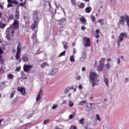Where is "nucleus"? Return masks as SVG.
<instances>
[{
	"label": "nucleus",
	"mask_w": 129,
	"mask_h": 129,
	"mask_svg": "<svg viewBox=\"0 0 129 129\" xmlns=\"http://www.w3.org/2000/svg\"><path fill=\"white\" fill-rule=\"evenodd\" d=\"M91 20L92 21V22H94V21H95V17L93 15L91 16Z\"/></svg>",
	"instance_id": "obj_41"
},
{
	"label": "nucleus",
	"mask_w": 129,
	"mask_h": 129,
	"mask_svg": "<svg viewBox=\"0 0 129 129\" xmlns=\"http://www.w3.org/2000/svg\"><path fill=\"white\" fill-rule=\"evenodd\" d=\"M80 21L83 24V25H86V19H85V17H81L80 18Z\"/></svg>",
	"instance_id": "obj_12"
},
{
	"label": "nucleus",
	"mask_w": 129,
	"mask_h": 129,
	"mask_svg": "<svg viewBox=\"0 0 129 129\" xmlns=\"http://www.w3.org/2000/svg\"><path fill=\"white\" fill-rule=\"evenodd\" d=\"M79 89L80 90H82V85H79L78 87Z\"/></svg>",
	"instance_id": "obj_60"
},
{
	"label": "nucleus",
	"mask_w": 129,
	"mask_h": 129,
	"mask_svg": "<svg viewBox=\"0 0 129 129\" xmlns=\"http://www.w3.org/2000/svg\"><path fill=\"white\" fill-rule=\"evenodd\" d=\"M58 107V105L54 104L52 107V109H56Z\"/></svg>",
	"instance_id": "obj_40"
},
{
	"label": "nucleus",
	"mask_w": 129,
	"mask_h": 129,
	"mask_svg": "<svg viewBox=\"0 0 129 129\" xmlns=\"http://www.w3.org/2000/svg\"><path fill=\"white\" fill-rule=\"evenodd\" d=\"M27 3V0H24V3L20 4V6L21 7H25V5H26Z\"/></svg>",
	"instance_id": "obj_35"
},
{
	"label": "nucleus",
	"mask_w": 129,
	"mask_h": 129,
	"mask_svg": "<svg viewBox=\"0 0 129 129\" xmlns=\"http://www.w3.org/2000/svg\"><path fill=\"white\" fill-rule=\"evenodd\" d=\"M85 58H86V53L83 52L81 54V56L80 58V61H84L85 60Z\"/></svg>",
	"instance_id": "obj_11"
},
{
	"label": "nucleus",
	"mask_w": 129,
	"mask_h": 129,
	"mask_svg": "<svg viewBox=\"0 0 129 129\" xmlns=\"http://www.w3.org/2000/svg\"><path fill=\"white\" fill-rule=\"evenodd\" d=\"M103 67H104V63H99V65L97 67V71H103Z\"/></svg>",
	"instance_id": "obj_10"
},
{
	"label": "nucleus",
	"mask_w": 129,
	"mask_h": 129,
	"mask_svg": "<svg viewBox=\"0 0 129 129\" xmlns=\"http://www.w3.org/2000/svg\"><path fill=\"white\" fill-rule=\"evenodd\" d=\"M22 60L24 61V62H27L28 61V57L27 56H24L22 57Z\"/></svg>",
	"instance_id": "obj_33"
},
{
	"label": "nucleus",
	"mask_w": 129,
	"mask_h": 129,
	"mask_svg": "<svg viewBox=\"0 0 129 129\" xmlns=\"http://www.w3.org/2000/svg\"><path fill=\"white\" fill-rule=\"evenodd\" d=\"M49 121H50V120L49 119H46V120H44L43 122V124H47V123H48V122H49Z\"/></svg>",
	"instance_id": "obj_42"
},
{
	"label": "nucleus",
	"mask_w": 129,
	"mask_h": 129,
	"mask_svg": "<svg viewBox=\"0 0 129 129\" xmlns=\"http://www.w3.org/2000/svg\"><path fill=\"white\" fill-rule=\"evenodd\" d=\"M69 105L70 107H72L73 106V105H74V103L73 102V101H72V100H70L69 101Z\"/></svg>",
	"instance_id": "obj_29"
},
{
	"label": "nucleus",
	"mask_w": 129,
	"mask_h": 129,
	"mask_svg": "<svg viewBox=\"0 0 129 129\" xmlns=\"http://www.w3.org/2000/svg\"><path fill=\"white\" fill-rule=\"evenodd\" d=\"M33 20L34 22H37V21H38V16H33Z\"/></svg>",
	"instance_id": "obj_38"
},
{
	"label": "nucleus",
	"mask_w": 129,
	"mask_h": 129,
	"mask_svg": "<svg viewBox=\"0 0 129 129\" xmlns=\"http://www.w3.org/2000/svg\"><path fill=\"white\" fill-rule=\"evenodd\" d=\"M124 21H126L127 26H128L129 28V17L127 15H126L125 16H122L120 17L118 22V25H121V26H123L125 23Z\"/></svg>",
	"instance_id": "obj_3"
},
{
	"label": "nucleus",
	"mask_w": 129,
	"mask_h": 129,
	"mask_svg": "<svg viewBox=\"0 0 129 129\" xmlns=\"http://www.w3.org/2000/svg\"><path fill=\"white\" fill-rule=\"evenodd\" d=\"M84 42H85V47L90 46V39L88 37H85L83 38Z\"/></svg>",
	"instance_id": "obj_5"
},
{
	"label": "nucleus",
	"mask_w": 129,
	"mask_h": 129,
	"mask_svg": "<svg viewBox=\"0 0 129 129\" xmlns=\"http://www.w3.org/2000/svg\"><path fill=\"white\" fill-rule=\"evenodd\" d=\"M55 73H57V70H50L49 72V75H53V74H55Z\"/></svg>",
	"instance_id": "obj_17"
},
{
	"label": "nucleus",
	"mask_w": 129,
	"mask_h": 129,
	"mask_svg": "<svg viewBox=\"0 0 129 129\" xmlns=\"http://www.w3.org/2000/svg\"><path fill=\"white\" fill-rule=\"evenodd\" d=\"M8 79H14V75L12 74H10L7 75Z\"/></svg>",
	"instance_id": "obj_27"
},
{
	"label": "nucleus",
	"mask_w": 129,
	"mask_h": 129,
	"mask_svg": "<svg viewBox=\"0 0 129 129\" xmlns=\"http://www.w3.org/2000/svg\"><path fill=\"white\" fill-rule=\"evenodd\" d=\"M117 64H118V65H119V64H120V60L119 59V58H117Z\"/></svg>",
	"instance_id": "obj_48"
},
{
	"label": "nucleus",
	"mask_w": 129,
	"mask_h": 129,
	"mask_svg": "<svg viewBox=\"0 0 129 129\" xmlns=\"http://www.w3.org/2000/svg\"><path fill=\"white\" fill-rule=\"evenodd\" d=\"M84 118H82L79 120V122H80L81 124H84Z\"/></svg>",
	"instance_id": "obj_34"
},
{
	"label": "nucleus",
	"mask_w": 129,
	"mask_h": 129,
	"mask_svg": "<svg viewBox=\"0 0 129 129\" xmlns=\"http://www.w3.org/2000/svg\"><path fill=\"white\" fill-rule=\"evenodd\" d=\"M104 82L106 86H107V87H108V86H109V83L108 82V79H107L106 78H104Z\"/></svg>",
	"instance_id": "obj_13"
},
{
	"label": "nucleus",
	"mask_w": 129,
	"mask_h": 129,
	"mask_svg": "<svg viewBox=\"0 0 129 129\" xmlns=\"http://www.w3.org/2000/svg\"><path fill=\"white\" fill-rule=\"evenodd\" d=\"M98 78V75L95 72H91L90 74V84L92 85V87H95L96 85H98V82H99V80H97Z\"/></svg>",
	"instance_id": "obj_2"
},
{
	"label": "nucleus",
	"mask_w": 129,
	"mask_h": 129,
	"mask_svg": "<svg viewBox=\"0 0 129 129\" xmlns=\"http://www.w3.org/2000/svg\"><path fill=\"white\" fill-rule=\"evenodd\" d=\"M30 68H33V66L28 64H25L23 66V69L26 72H29L31 70Z\"/></svg>",
	"instance_id": "obj_7"
},
{
	"label": "nucleus",
	"mask_w": 129,
	"mask_h": 129,
	"mask_svg": "<svg viewBox=\"0 0 129 129\" xmlns=\"http://www.w3.org/2000/svg\"><path fill=\"white\" fill-rule=\"evenodd\" d=\"M90 105H91V109H94V108H95V104H93V103H91L90 104Z\"/></svg>",
	"instance_id": "obj_39"
},
{
	"label": "nucleus",
	"mask_w": 129,
	"mask_h": 129,
	"mask_svg": "<svg viewBox=\"0 0 129 129\" xmlns=\"http://www.w3.org/2000/svg\"><path fill=\"white\" fill-rule=\"evenodd\" d=\"M43 93V90H40L39 93L36 97V101H40L42 99V94Z\"/></svg>",
	"instance_id": "obj_9"
},
{
	"label": "nucleus",
	"mask_w": 129,
	"mask_h": 129,
	"mask_svg": "<svg viewBox=\"0 0 129 129\" xmlns=\"http://www.w3.org/2000/svg\"><path fill=\"white\" fill-rule=\"evenodd\" d=\"M14 1L13 0H8V2L9 3V4H13V2Z\"/></svg>",
	"instance_id": "obj_56"
},
{
	"label": "nucleus",
	"mask_w": 129,
	"mask_h": 129,
	"mask_svg": "<svg viewBox=\"0 0 129 129\" xmlns=\"http://www.w3.org/2000/svg\"><path fill=\"white\" fill-rule=\"evenodd\" d=\"M37 26V21H34V24H33L31 26V29H33L34 30L36 28V26Z\"/></svg>",
	"instance_id": "obj_25"
},
{
	"label": "nucleus",
	"mask_w": 129,
	"mask_h": 129,
	"mask_svg": "<svg viewBox=\"0 0 129 129\" xmlns=\"http://www.w3.org/2000/svg\"><path fill=\"white\" fill-rule=\"evenodd\" d=\"M65 22V18H62L61 20L58 21V23L59 25H62Z\"/></svg>",
	"instance_id": "obj_23"
},
{
	"label": "nucleus",
	"mask_w": 129,
	"mask_h": 129,
	"mask_svg": "<svg viewBox=\"0 0 129 129\" xmlns=\"http://www.w3.org/2000/svg\"><path fill=\"white\" fill-rule=\"evenodd\" d=\"M76 80H80V79H81V77H80V76H78L76 78Z\"/></svg>",
	"instance_id": "obj_46"
},
{
	"label": "nucleus",
	"mask_w": 129,
	"mask_h": 129,
	"mask_svg": "<svg viewBox=\"0 0 129 129\" xmlns=\"http://www.w3.org/2000/svg\"><path fill=\"white\" fill-rule=\"evenodd\" d=\"M70 129H76V126H72Z\"/></svg>",
	"instance_id": "obj_59"
},
{
	"label": "nucleus",
	"mask_w": 129,
	"mask_h": 129,
	"mask_svg": "<svg viewBox=\"0 0 129 129\" xmlns=\"http://www.w3.org/2000/svg\"><path fill=\"white\" fill-rule=\"evenodd\" d=\"M63 44L64 49H68V42H63Z\"/></svg>",
	"instance_id": "obj_30"
},
{
	"label": "nucleus",
	"mask_w": 129,
	"mask_h": 129,
	"mask_svg": "<svg viewBox=\"0 0 129 129\" xmlns=\"http://www.w3.org/2000/svg\"><path fill=\"white\" fill-rule=\"evenodd\" d=\"M9 19H14V15H10Z\"/></svg>",
	"instance_id": "obj_63"
},
{
	"label": "nucleus",
	"mask_w": 129,
	"mask_h": 129,
	"mask_svg": "<svg viewBox=\"0 0 129 129\" xmlns=\"http://www.w3.org/2000/svg\"><path fill=\"white\" fill-rule=\"evenodd\" d=\"M61 33H62V31H58L57 32V35H60Z\"/></svg>",
	"instance_id": "obj_62"
},
{
	"label": "nucleus",
	"mask_w": 129,
	"mask_h": 129,
	"mask_svg": "<svg viewBox=\"0 0 129 129\" xmlns=\"http://www.w3.org/2000/svg\"><path fill=\"white\" fill-rule=\"evenodd\" d=\"M32 39L34 42V43H36L37 42V35L36 34H34L32 37Z\"/></svg>",
	"instance_id": "obj_15"
},
{
	"label": "nucleus",
	"mask_w": 129,
	"mask_h": 129,
	"mask_svg": "<svg viewBox=\"0 0 129 129\" xmlns=\"http://www.w3.org/2000/svg\"><path fill=\"white\" fill-rule=\"evenodd\" d=\"M66 53V50H64V51L62 52L59 54V55H58V57H62V56H65Z\"/></svg>",
	"instance_id": "obj_32"
},
{
	"label": "nucleus",
	"mask_w": 129,
	"mask_h": 129,
	"mask_svg": "<svg viewBox=\"0 0 129 129\" xmlns=\"http://www.w3.org/2000/svg\"><path fill=\"white\" fill-rule=\"evenodd\" d=\"M7 26V24H5L0 21V28L1 29H4L5 27Z\"/></svg>",
	"instance_id": "obj_26"
},
{
	"label": "nucleus",
	"mask_w": 129,
	"mask_h": 129,
	"mask_svg": "<svg viewBox=\"0 0 129 129\" xmlns=\"http://www.w3.org/2000/svg\"><path fill=\"white\" fill-rule=\"evenodd\" d=\"M105 69H109L110 68V63H109V62L107 63L105 65Z\"/></svg>",
	"instance_id": "obj_28"
},
{
	"label": "nucleus",
	"mask_w": 129,
	"mask_h": 129,
	"mask_svg": "<svg viewBox=\"0 0 129 129\" xmlns=\"http://www.w3.org/2000/svg\"><path fill=\"white\" fill-rule=\"evenodd\" d=\"M86 68H85V67L82 68V71L83 72L86 71Z\"/></svg>",
	"instance_id": "obj_58"
},
{
	"label": "nucleus",
	"mask_w": 129,
	"mask_h": 129,
	"mask_svg": "<svg viewBox=\"0 0 129 129\" xmlns=\"http://www.w3.org/2000/svg\"><path fill=\"white\" fill-rule=\"evenodd\" d=\"M73 116H74V115H72V114H71V115H69V119H72V118H73Z\"/></svg>",
	"instance_id": "obj_54"
},
{
	"label": "nucleus",
	"mask_w": 129,
	"mask_h": 129,
	"mask_svg": "<svg viewBox=\"0 0 129 129\" xmlns=\"http://www.w3.org/2000/svg\"><path fill=\"white\" fill-rule=\"evenodd\" d=\"M120 42H121V41H119V40H117L118 47H119V46H120Z\"/></svg>",
	"instance_id": "obj_51"
},
{
	"label": "nucleus",
	"mask_w": 129,
	"mask_h": 129,
	"mask_svg": "<svg viewBox=\"0 0 129 129\" xmlns=\"http://www.w3.org/2000/svg\"><path fill=\"white\" fill-rule=\"evenodd\" d=\"M105 62V58H101L100 60H99V64H103V62Z\"/></svg>",
	"instance_id": "obj_31"
},
{
	"label": "nucleus",
	"mask_w": 129,
	"mask_h": 129,
	"mask_svg": "<svg viewBox=\"0 0 129 129\" xmlns=\"http://www.w3.org/2000/svg\"><path fill=\"white\" fill-rule=\"evenodd\" d=\"M66 103H67V100H63L62 102V104H66Z\"/></svg>",
	"instance_id": "obj_53"
},
{
	"label": "nucleus",
	"mask_w": 129,
	"mask_h": 129,
	"mask_svg": "<svg viewBox=\"0 0 129 129\" xmlns=\"http://www.w3.org/2000/svg\"><path fill=\"white\" fill-rule=\"evenodd\" d=\"M38 16V12L34 11L33 13V16Z\"/></svg>",
	"instance_id": "obj_43"
},
{
	"label": "nucleus",
	"mask_w": 129,
	"mask_h": 129,
	"mask_svg": "<svg viewBox=\"0 0 129 129\" xmlns=\"http://www.w3.org/2000/svg\"><path fill=\"white\" fill-rule=\"evenodd\" d=\"M73 53H74V54H75V53H76V49L74 48V49H73Z\"/></svg>",
	"instance_id": "obj_64"
},
{
	"label": "nucleus",
	"mask_w": 129,
	"mask_h": 129,
	"mask_svg": "<svg viewBox=\"0 0 129 129\" xmlns=\"http://www.w3.org/2000/svg\"><path fill=\"white\" fill-rule=\"evenodd\" d=\"M12 4H13L14 5H18V2L15 1H13V2H12Z\"/></svg>",
	"instance_id": "obj_55"
},
{
	"label": "nucleus",
	"mask_w": 129,
	"mask_h": 129,
	"mask_svg": "<svg viewBox=\"0 0 129 129\" xmlns=\"http://www.w3.org/2000/svg\"><path fill=\"white\" fill-rule=\"evenodd\" d=\"M86 29V27H85V26H82L81 27V30H82L83 31H84V30Z\"/></svg>",
	"instance_id": "obj_52"
},
{
	"label": "nucleus",
	"mask_w": 129,
	"mask_h": 129,
	"mask_svg": "<svg viewBox=\"0 0 129 129\" xmlns=\"http://www.w3.org/2000/svg\"><path fill=\"white\" fill-rule=\"evenodd\" d=\"M98 23L100 24L101 26H103V24H104V23L103 22V20L102 19L99 20L98 21Z\"/></svg>",
	"instance_id": "obj_36"
},
{
	"label": "nucleus",
	"mask_w": 129,
	"mask_h": 129,
	"mask_svg": "<svg viewBox=\"0 0 129 129\" xmlns=\"http://www.w3.org/2000/svg\"><path fill=\"white\" fill-rule=\"evenodd\" d=\"M12 7H13V5H12V4H8L7 5V8H12Z\"/></svg>",
	"instance_id": "obj_47"
},
{
	"label": "nucleus",
	"mask_w": 129,
	"mask_h": 129,
	"mask_svg": "<svg viewBox=\"0 0 129 129\" xmlns=\"http://www.w3.org/2000/svg\"><path fill=\"white\" fill-rule=\"evenodd\" d=\"M127 37V35H126V33H121L119 36L118 40H119V42H122V41H123V38H126Z\"/></svg>",
	"instance_id": "obj_6"
},
{
	"label": "nucleus",
	"mask_w": 129,
	"mask_h": 129,
	"mask_svg": "<svg viewBox=\"0 0 129 129\" xmlns=\"http://www.w3.org/2000/svg\"><path fill=\"white\" fill-rule=\"evenodd\" d=\"M20 70H21V67H18L16 68L15 71H20Z\"/></svg>",
	"instance_id": "obj_49"
},
{
	"label": "nucleus",
	"mask_w": 129,
	"mask_h": 129,
	"mask_svg": "<svg viewBox=\"0 0 129 129\" xmlns=\"http://www.w3.org/2000/svg\"><path fill=\"white\" fill-rule=\"evenodd\" d=\"M46 66L49 67V64H48V63H47V62H44L41 63L40 67H41V68H45V67H46Z\"/></svg>",
	"instance_id": "obj_14"
},
{
	"label": "nucleus",
	"mask_w": 129,
	"mask_h": 129,
	"mask_svg": "<svg viewBox=\"0 0 129 129\" xmlns=\"http://www.w3.org/2000/svg\"><path fill=\"white\" fill-rule=\"evenodd\" d=\"M15 95V93H12L10 95V98H13L14 97V96Z\"/></svg>",
	"instance_id": "obj_50"
},
{
	"label": "nucleus",
	"mask_w": 129,
	"mask_h": 129,
	"mask_svg": "<svg viewBox=\"0 0 129 129\" xmlns=\"http://www.w3.org/2000/svg\"><path fill=\"white\" fill-rule=\"evenodd\" d=\"M21 48H22V44L20 42H18L17 48V53L16 54V58L17 60H20V57H21Z\"/></svg>",
	"instance_id": "obj_4"
},
{
	"label": "nucleus",
	"mask_w": 129,
	"mask_h": 129,
	"mask_svg": "<svg viewBox=\"0 0 129 129\" xmlns=\"http://www.w3.org/2000/svg\"><path fill=\"white\" fill-rule=\"evenodd\" d=\"M92 10V9L91 8V7H88L85 9V12L87 14H89V13H90V12H91Z\"/></svg>",
	"instance_id": "obj_16"
},
{
	"label": "nucleus",
	"mask_w": 129,
	"mask_h": 129,
	"mask_svg": "<svg viewBox=\"0 0 129 129\" xmlns=\"http://www.w3.org/2000/svg\"><path fill=\"white\" fill-rule=\"evenodd\" d=\"M17 90L21 92L22 95H26V89L25 88L18 87L17 88Z\"/></svg>",
	"instance_id": "obj_8"
},
{
	"label": "nucleus",
	"mask_w": 129,
	"mask_h": 129,
	"mask_svg": "<svg viewBox=\"0 0 129 129\" xmlns=\"http://www.w3.org/2000/svg\"><path fill=\"white\" fill-rule=\"evenodd\" d=\"M70 61H71V62H75V56L71 55L70 57Z\"/></svg>",
	"instance_id": "obj_19"
},
{
	"label": "nucleus",
	"mask_w": 129,
	"mask_h": 129,
	"mask_svg": "<svg viewBox=\"0 0 129 129\" xmlns=\"http://www.w3.org/2000/svg\"><path fill=\"white\" fill-rule=\"evenodd\" d=\"M19 16H20V13L18 11V8H17V10H16V15H15V18L17 20H18L19 19Z\"/></svg>",
	"instance_id": "obj_22"
},
{
	"label": "nucleus",
	"mask_w": 129,
	"mask_h": 129,
	"mask_svg": "<svg viewBox=\"0 0 129 129\" xmlns=\"http://www.w3.org/2000/svg\"><path fill=\"white\" fill-rule=\"evenodd\" d=\"M46 3L47 4V6H48V8L50 9V8L51 7V4L49 2H46Z\"/></svg>",
	"instance_id": "obj_57"
},
{
	"label": "nucleus",
	"mask_w": 129,
	"mask_h": 129,
	"mask_svg": "<svg viewBox=\"0 0 129 129\" xmlns=\"http://www.w3.org/2000/svg\"><path fill=\"white\" fill-rule=\"evenodd\" d=\"M15 29H19V22L17 20H15L13 25L7 28L6 30V37L8 40H11V38L13 37L15 33Z\"/></svg>",
	"instance_id": "obj_1"
},
{
	"label": "nucleus",
	"mask_w": 129,
	"mask_h": 129,
	"mask_svg": "<svg viewBox=\"0 0 129 129\" xmlns=\"http://www.w3.org/2000/svg\"><path fill=\"white\" fill-rule=\"evenodd\" d=\"M95 38H96V39H98V38H99V34H96Z\"/></svg>",
	"instance_id": "obj_61"
},
{
	"label": "nucleus",
	"mask_w": 129,
	"mask_h": 129,
	"mask_svg": "<svg viewBox=\"0 0 129 129\" xmlns=\"http://www.w3.org/2000/svg\"><path fill=\"white\" fill-rule=\"evenodd\" d=\"M96 120H99V121H100L101 120V119H100V118L99 117V115L97 114L96 115Z\"/></svg>",
	"instance_id": "obj_37"
},
{
	"label": "nucleus",
	"mask_w": 129,
	"mask_h": 129,
	"mask_svg": "<svg viewBox=\"0 0 129 129\" xmlns=\"http://www.w3.org/2000/svg\"><path fill=\"white\" fill-rule=\"evenodd\" d=\"M21 76L22 79H27V77H26V74H25L23 72H21Z\"/></svg>",
	"instance_id": "obj_18"
},
{
	"label": "nucleus",
	"mask_w": 129,
	"mask_h": 129,
	"mask_svg": "<svg viewBox=\"0 0 129 129\" xmlns=\"http://www.w3.org/2000/svg\"><path fill=\"white\" fill-rule=\"evenodd\" d=\"M129 81V79L128 78H126L124 80V83H126L127 82H128Z\"/></svg>",
	"instance_id": "obj_45"
},
{
	"label": "nucleus",
	"mask_w": 129,
	"mask_h": 129,
	"mask_svg": "<svg viewBox=\"0 0 129 129\" xmlns=\"http://www.w3.org/2000/svg\"><path fill=\"white\" fill-rule=\"evenodd\" d=\"M87 101L86 100H84V101H82L79 102L78 103V105H84L85 104V103H86Z\"/></svg>",
	"instance_id": "obj_21"
},
{
	"label": "nucleus",
	"mask_w": 129,
	"mask_h": 129,
	"mask_svg": "<svg viewBox=\"0 0 129 129\" xmlns=\"http://www.w3.org/2000/svg\"><path fill=\"white\" fill-rule=\"evenodd\" d=\"M72 1V4L74 6H76V2H75V0H71Z\"/></svg>",
	"instance_id": "obj_44"
},
{
	"label": "nucleus",
	"mask_w": 129,
	"mask_h": 129,
	"mask_svg": "<svg viewBox=\"0 0 129 129\" xmlns=\"http://www.w3.org/2000/svg\"><path fill=\"white\" fill-rule=\"evenodd\" d=\"M85 7V4L84 3H81L80 5L78 6V8L79 9H83Z\"/></svg>",
	"instance_id": "obj_20"
},
{
	"label": "nucleus",
	"mask_w": 129,
	"mask_h": 129,
	"mask_svg": "<svg viewBox=\"0 0 129 129\" xmlns=\"http://www.w3.org/2000/svg\"><path fill=\"white\" fill-rule=\"evenodd\" d=\"M71 89H73L72 87H67L64 90V93H68Z\"/></svg>",
	"instance_id": "obj_24"
}]
</instances>
